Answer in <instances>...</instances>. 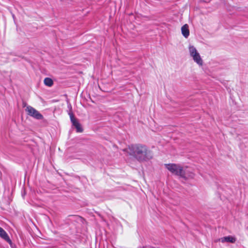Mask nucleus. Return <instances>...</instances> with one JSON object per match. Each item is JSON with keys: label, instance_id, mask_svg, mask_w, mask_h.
Here are the masks:
<instances>
[{"label": "nucleus", "instance_id": "obj_1", "mask_svg": "<svg viewBox=\"0 0 248 248\" xmlns=\"http://www.w3.org/2000/svg\"><path fill=\"white\" fill-rule=\"evenodd\" d=\"M124 151L140 162L148 161L153 157L151 152L148 148L140 144L129 146Z\"/></svg>", "mask_w": 248, "mask_h": 248}, {"label": "nucleus", "instance_id": "obj_2", "mask_svg": "<svg viewBox=\"0 0 248 248\" xmlns=\"http://www.w3.org/2000/svg\"><path fill=\"white\" fill-rule=\"evenodd\" d=\"M166 168L171 173L180 176L185 179L193 178L194 173L187 167L184 168L179 164H165Z\"/></svg>", "mask_w": 248, "mask_h": 248}, {"label": "nucleus", "instance_id": "obj_3", "mask_svg": "<svg viewBox=\"0 0 248 248\" xmlns=\"http://www.w3.org/2000/svg\"><path fill=\"white\" fill-rule=\"evenodd\" d=\"M189 52L193 61L199 66H202L203 61L196 48L193 46H189Z\"/></svg>", "mask_w": 248, "mask_h": 248}, {"label": "nucleus", "instance_id": "obj_4", "mask_svg": "<svg viewBox=\"0 0 248 248\" xmlns=\"http://www.w3.org/2000/svg\"><path fill=\"white\" fill-rule=\"evenodd\" d=\"M27 114L37 120H41L43 118V115L33 107L28 106L25 108Z\"/></svg>", "mask_w": 248, "mask_h": 248}, {"label": "nucleus", "instance_id": "obj_5", "mask_svg": "<svg viewBox=\"0 0 248 248\" xmlns=\"http://www.w3.org/2000/svg\"><path fill=\"white\" fill-rule=\"evenodd\" d=\"M68 114L70 118V120L72 124L75 127L78 132H82L83 131L82 128L80 124L78 123V120L75 118L73 113L70 111Z\"/></svg>", "mask_w": 248, "mask_h": 248}, {"label": "nucleus", "instance_id": "obj_6", "mask_svg": "<svg viewBox=\"0 0 248 248\" xmlns=\"http://www.w3.org/2000/svg\"><path fill=\"white\" fill-rule=\"evenodd\" d=\"M218 241H220L223 243H230L232 244H234L236 241V238L235 236L228 235L218 239Z\"/></svg>", "mask_w": 248, "mask_h": 248}, {"label": "nucleus", "instance_id": "obj_7", "mask_svg": "<svg viewBox=\"0 0 248 248\" xmlns=\"http://www.w3.org/2000/svg\"><path fill=\"white\" fill-rule=\"evenodd\" d=\"M0 237L6 241L10 245L12 244V240L10 238L8 233L1 227H0Z\"/></svg>", "mask_w": 248, "mask_h": 248}, {"label": "nucleus", "instance_id": "obj_8", "mask_svg": "<svg viewBox=\"0 0 248 248\" xmlns=\"http://www.w3.org/2000/svg\"><path fill=\"white\" fill-rule=\"evenodd\" d=\"M181 32L182 35L186 38L189 35V30L187 24H185L181 28Z\"/></svg>", "mask_w": 248, "mask_h": 248}, {"label": "nucleus", "instance_id": "obj_9", "mask_svg": "<svg viewBox=\"0 0 248 248\" xmlns=\"http://www.w3.org/2000/svg\"><path fill=\"white\" fill-rule=\"evenodd\" d=\"M44 82L46 86L48 87H51L53 84V80L49 78H45L44 79Z\"/></svg>", "mask_w": 248, "mask_h": 248}]
</instances>
